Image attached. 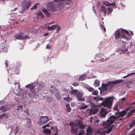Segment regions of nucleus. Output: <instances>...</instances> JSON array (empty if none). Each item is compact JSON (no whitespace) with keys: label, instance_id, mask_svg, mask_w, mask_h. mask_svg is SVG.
I'll list each match as a JSON object with an SVG mask.
<instances>
[{"label":"nucleus","instance_id":"4468645a","mask_svg":"<svg viewBox=\"0 0 135 135\" xmlns=\"http://www.w3.org/2000/svg\"><path fill=\"white\" fill-rule=\"evenodd\" d=\"M97 55L99 56L100 58V60L103 62H104L109 59V58L107 57L102 54H97Z\"/></svg>","mask_w":135,"mask_h":135},{"label":"nucleus","instance_id":"393cba45","mask_svg":"<svg viewBox=\"0 0 135 135\" xmlns=\"http://www.w3.org/2000/svg\"><path fill=\"white\" fill-rule=\"evenodd\" d=\"M66 111L67 112H69L71 110V108L69 104H67L66 105Z\"/></svg>","mask_w":135,"mask_h":135},{"label":"nucleus","instance_id":"ddd939ff","mask_svg":"<svg viewBox=\"0 0 135 135\" xmlns=\"http://www.w3.org/2000/svg\"><path fill=\"white\" fill-rule=\"evenodd\" d=\"M76 97L77 98L78 100L79 101H85V98L83 97V94L80 92L79 94H78V95H76Z\"/></svg>","mask_w":135,"mask_h":135},{"label":"nucleus","instance_id":"9d476101","mask_svg":"<svg viewBox=\"0 0 135 135\" xmlns=\"http://www.w3.org/2000/svg\"><path fill=\"white\" fill-rule=\"evenodd\" d=\"M49 120V119L47 116H42L39 119L38 124L40 125H43L46 124Z\"/></svg>","mask_w":135,"mask_h":135},{"label":"nucleus","instance_id":"2eb2a0df","mask_svg":"<svg viewBox=\"0 0 135 135\" xmlns=\"http://www.w3.org/2000/svg\"><path fill=\"white\" fill-rule=\"evenodd\" d=\"M99 110L98 109H93L90 110L89 113V115H91L92 114H94L97 113Z\"/></svg>","mask_w":135,"mask_h":135},{"label":"nucleus","instance_id":"aec40b11","mask_svg":"<svg viewBox=\"0 0 135 135\" xmlns=\"http://www.w3.org/2000/svg\"><path fill=\"white\" fill-rule=\"evenodd\" d=\"M58 26L57 25H52L51 26L47 27V28L49 30H53V29L56 28Z\"/></svg>","mask_w":135,"mask_h":135},{"label":"nucleus","instance_id":"79ce46f5","mask_svg":"<svg viewBox=\"0 0 135 135\" xmlns=\"http://www.w3.org/2000/svg\"><path fill=\"white\" fill-rule=\"evenodd\" d=\"M14 21L13 20L11 19L9 20L8 21L9 22L11 25L13 24L14 23Z\"/></svg>","mask_w":135,"mask_h":135},{"label":"nucleus","instance_id":"4d7b16f0","mask_svg":"<svg viewBox=\"0 0 135 135\" xmlns=\"http://www.w3.org/2000/svg\"><path fill=\"white\" fill-rule=\"evenodd\" d=\"M64 90L65 91L68 92L69 91V89L67 88H64Z\"/></svg>","mask_w":135,"mask_h":135},{"label":"nucleus","instance_id":"4c0bfd02","mask_svg":"<svg viewBox=\"0 0 135 135\" xmlns=\"http://www.w3.org/2000/svg\"><path fill=\"white\" fill-rule=\"evenodd\" d=\"M135 74V72H134V73H130L129 74L126 76H123V77L122 78H126L127 77H128V76H131V75H134V74Z\"/></svg>","mask_w":135,"mask_h":135},{"label":"nucleus","instance_id":"c03bdc74","mask_svg":"<svg viewBox=\"0 0 135 135\" xmlns=\"http://www.w3.org/2000/svg\"><path fill=\"white\" fill-rule=\"evenodd\" d=\"M2 51L4 52H6L7 51V48L4 47L2 49Z\"/></svg>","mask_w":135,"mask_h":135},{"label":"nucleus","instance_id":"49530a36","mask_svg":"<svg viewBox=\"0 0 135 135\" xmlns=\"http://www.w3.org/2000/svg\"><path fill=\"white\" fill-rule=\"evenodd\" d=\"M93 119V118L92 117H91L90 118L89 121L91 123H92V121Z\"/></svg>","mask_w":135,"mask_h":135},{"label":"nucleus","instance_id":"09e8293b","mask_svg":"<svg viewBox=\"0 0 135 135\" xmlns=\"http://www.w3.org/2000/svg\"><path fill=\"white\" fill-rule=\"evenodd\" d=\"M14 84L15 85L17 84V88H19L20 87V84L19 83H18L17 82L16 83H15Z\"/></svg>","mask_w":135,"mask_h":135},{"label":"nucleus","instance_id":"052dcab7","mask_svg":"<svg viewBox=\"0 0 135 135\" xmlns=\"http://www.w3.org/2000/svg\"><path fill=\"white\" fill-rule=\"evenodd\" d=\"M131 44L132 46H135V41L133 42V43L131 42Z\"/></svg>","mask_w":135,"mask_h":135},{"label":"nucleus","instance_id":"cd10ccee","mask_svg":"<svg viewBox=\"0 0 135 135\" xmlns=\"http://www.w3.org/2000/svg\"><path fill=\"white\" fill-rule=\"evenodd\" d=\"M87 75L86 74H84L83 75L81 76V77L79 78V79L80 80H83L85 79Z\"/></svg>","mask_w":135,"mask_h":135},{"label":"nucleus","instance_id":"864d4df0","mask_svg":"<svg viewBox=\"0 0 135 135\" xmlns=\"http://www.w3.org/2000/svg\"><path fill=\"white\" fill-rule=\"evenodd\" d=\"M74 86H76L78 85V84L77 83H74L72 84Z\"/></svg>","mask_w":135,"mask_h":135},{"label":"nucleus","instance_id":"7c9ffc66","mask_svg":"<svg viewBox=\"0 0 135 135\" xmlns=\"http://www.w3.org/2000/svg\"><path fill=\"white\" fill-rule=\"evenodd\" d=\"M112 8V7H109L108 8V14H111L113 11Z\"/></svg>","mask_w":135,"mask_h":135},{"label":"nucleus","instance_id":"6e6d98bb","mask_svg":"<svg viewBox=\"0 0 135 135\" xmlns=\"http://www.w3.org/2000/svg\"><path fill=\"white\" fill-rule=\"evenodd\" d=\"M132 134L133 135H135V129H134L132 131Z\"/></svg>","mask_w":135,"mask_h":135},{"label":"nucleus","instance_id":"39448f33","mask_svg":"<svg viewBox=\"0 0 135 135\" xmlns=\"http://www.w3.org/2000/svg\"><path fill=\"white\" fill-rule=\"evenodd\" d=\"M114 99V98L113 96L105 98V101L102 102L101 104L105 107L110 108L112 106V102Z\"/></svg>","mask_w":135,"mask_h":135},{"label":"nucleus","instance_id":"37998d69","mask_svg":"<svg viewBox=\"0 0 135 135\" xmlns=\"http://www.w3.org/2000/svg\"><path fill=\"white\" fill-rule=\"evenodd\" d=\"M37 15L42 16L43 15V14L42 13L41 11H40L37 13Z\"/></svg>","mask_w":135,"mask_h":135},{"label":"nucleus","instance_id":"72a5a7b5","mask_svg":"<svg viewBox=\"0 0 135 135\" xmlns=\"http://www.w3.org/2000/svg\"><path fill=\"white\" fill-rule=\"evenodd\" d=\"M94 84L96 86H99V82L98 80H95L94 81Z\"/></svg>","mask_w":135,"mask_h":135},{"label":"nucleus","instance_id":"f8f14e48","mask_svg":"<svg viewBox=\"0 0 135 135\" xmlns=\"http://www.w3.org/2000/svg\"><path fill=\"white\" fill-rule=\"evenodd\" d=\"M109 112L107 109H105L103 108H102L99 113V116L102 118H104L106 115Z\"/></svg>","mask_w":135,"mask_h":135},{"label":"nucleus","instance_id":"58836bf2","mask_svg":"<svg viewBox=\"0 0 135 135\" xmlns=\"http://www.w3.org/2000/svg\"><path fill=\"white\" fill-rule=\"evenodd\" d=\"M92 93L94 95H97L98 93V91L97 90H95L93 91Z\"/></svg>","mask_w":135,"mask_h":135},{"label":"nucleus","instance_id":"473e14b6","mask_svg":"<svg viewBox=\"0 0 135 135\" xmlns=\"http://www.w3.org/2000/svg\"><path fill=\"white\" fill-rule=\"evenodd\" d=\"M69 96V95H68V97L67 98H64V99L66 100L67 102H69L70 101H71L72 98H69L68 97Z\"/></svg>","mask_w":135,"mask_h":135},{"label":"nucleus","instance_id":"20e7f679","mask_svg":"<svg viewBox=\"0 0 135 135\" xmlns=\"http://www.w3.org/2000/svg\"><path fill=\"white\" fill-rule=\"evenodd\" d=\"M123 81L122 80H118L114 81H109L107 83L102 84V88L104 90L106 91L107 90V86H114L115 84L120 83Z\"/></svg>","mask_w":135,"mask_h":135},{"label":"nucleus","instance_id":"dca6fc26","mask_svg":"<svg viewBox=\"0 0 135 135\" xmlns=\"http://www.w3.org/2000/svg\"><path fill=\"white\" fill-rule=\"evenodd\" d=\"M100 11L104 13V16H105L107 14V10L105 7L103 6H101Z\"/></svg>","mask_w":135,"mask_h":135},{"label":"nucleus","instance_id":"1a4fd4ad","mask_svg":"<svg viewBox=\"0 0 135 135\" xmlns=\"http://www.w3.org/2000/svg\"><path fill=\"white\" fill-rule=\"evenodd\" d=\"M27 87L29 88L30 90L31 93L28 94L29 97H32L35 96V90L34 89V87L32 86V84H29L26 85L25 88Z\"/></svg>","mask_w":135,"mask_h":135},{"label":"nucleus","instance_id":"e2e57ef3","mask_svg":"<svg viewBox=\"0 0 135 135\" xmlns=\"http://www.w3.org/2000/svg\"><path fill=\"white\" fill-rule=\"evenodd\" d=\"M48 34H49L48 33H45V34H44V35L45 36H47V35H48Z\"/></svg>","mask_w":135,"mask_h":135},{"label":"nucleus","instance_id":"5701e85b","mask_svg":"<svg viewBox=\"0 0 135 135\" xmlns=\"http://www.w3.org/2000/svg\"><path fill=\"white\" fill-rule=\"evenodd\" d=\"M41 10L47 16H48L50 15L49 13L46 9L43 8Z\"/></svg>","mask_w":135,"mask_h":135},{"label":"nucleus","instance_id":"774afa93","mask_svg":"<svg viewBox=\"0 0 135 135\" xmlns=\"http://www.w3.org/2000/svg\"><path fill=\"white\" fill-rule=\"evenodd\" d=\"M46 127H49V126L48 124H47L46 125Z\"/></svg>","mask_w":135,"mask_h":135},{"label":"nucleus","instance_id":"8fccbe9b","mask_svg":"<svg viewBox=\"0 0 135 135\" xmlns=\"http://www.w3.org/2000/svg\"><path fill=\"white\" fill-rule=\"evenodd\" d=\"M135 112V109H132L130 111V114Z\"/></svg>","mask_w":135,"mask_h":135},{"label":"nucleus","instance_id":"338daca9","mask_svg":"<svg viewBox=\"0 0 135 135\" xmlns=\"http://www.w3.org/2000/svg\"><path fill=\"white\" fill-rule=\"evenodd\" d=\"M135 104V102H133L131 104V105H133V104Z\"/></svg>","mask_w":135,"mask_h":135},{"label":"nucleus","instance_id":"c756f323","mask_svg":"<svg viewBox=\"0 0 135 135\" xmlns=\"http://www.w3.org/2000/svg\"><path fill=\"white\" fill-rule=\"evenodd\" d=\"M7 108L6 106H2L0 108V109L2 112H4L7 110Z\"/></svg>","mask_w":135,"mask_h":135},{"label":"nucleus","instance_id":"7ed1b4c3","mask_svg":"<svg viewBox=\"0 0 135 135\" xmlns=\"http://www.w3.org/2000/svg\"><path fill=\"white\" fill-rule=\"evenodd\" d=\"M124 33L129 35V32L127 30L122 28L118 29L114 33L115 39L118 40L119 38H124L126 40H128V37Z\"/></svg>","mask_w":135,"mask_h":135},{"label":"nucleus","instance_id":"13d9d810","mask_svg":"<svg viewBox=\"0 0 135 135\" xmlns=\"http://www.w3.org/2000/svg\"><path fill=\"white\" fill-rule=\"evenodd\" d=\"M126 100V98H123L121 99V100L122 101H124Z\"/></svg>","mask_w":135,"mask_h":135},{"label":"nucleus","instance_id":"f3484780","mask_svg":"<svg viewBox=\"0 0 135 135\" xmlns=\"http://www.w3.org/2000/svg\"><path fill=\"white\" fill-rule=\"evenodd\" d=\"M87 131L86 135H91V134L94 132L93 129L91 128L90 127H89L86 130Z\"/></svg>","mask_w":135,"mask_h":135},{"label":"nucleus","instance_id":"c85d7f7f","mask_svg":"<svg viewBox=\"0 0 135 135\" xmlns=\"http://www.w3.org/2000/svg\"><path fill=\"white\" fill-rule=\"evenodd\" d=\"M88 107V106L87 105L84 104H82V106L80 107V109L81 110L87 108Z\"/></svg>","mask_w":135,"mask_h":135},{"label":"nucleus","instance_id":"a18cd8bd","mask_svg":"<svg viewBox=\"0 0 135 135\" xmlns=\"http://www.w3.org/2000/svg\"><path fill=\"white\" fill-rule=\"evenodd\" d=\"M19 129L17 127H16V131L15 132L14 134H16L17 132L19 131Z\"/></svg>","mask_w":135,"mask_h":135},{"label":"nucleus","instance_id":"0eeeda50","mask_svg":"<svg viewBox=\"0 0 135 135\" xmlns=\"http://www.w3.org/2000/svg\"><path fill=\"white\" fill-rule=\"evenodd\" d=\"M25 3L23 5L21 10L19 11L20 13H23L26 10L28 9L32 3L31 0H25Z\"/></svg>","mask_w":135,"mask_h":135},{"label":"nucleus","instance_id":"a211bd4d","mask_svg":"<svg viewBox=\"0 0 135 135\" xmlns=\"http://www.w3.org/2000/svg\"><path fill=\"white\" fill-rule=\"evenodd\" d=\"M80 93V92L79 91L76 89L71 90L70 91V93L74 95L76 97V95H78V94H79Z\"/></svg>","mask_w":135,"mask_h":135},{"label":"nucleus","instance_id":"5fc2aeb1","mask_svg":"<svg viewBox=\"0 0 135 135\" xmlns=\"http://www.w3.org/2000/svg\"><path fill=\"white\" fill-rule=\"evenodd\" d=\"M90 106H91L93 107H96L95 104L93 103H90Z\"/></svg>","mask_w":135,"mask_h":135},{"label":"nucleus","instance_id":"3c124183","mask_svg":"<svg viewBox=\"0 0 135 135\" xmlns=\"http://www.w3.org/2000/svg\"><path fill=\"white\" fill-rule=\"evenodd\" d=\"M101 26H102L101 28L102 29V28H103V30L105 32L106 31L105 28L104 27V25H101Z\"/></svg>","mask_w":135,"mask_h":135},{"label":"nucleus","instance_id":"423d86ee","mask_svg":"<svg viewBox=\"0 0 135 135\" xmlns=\"http://www.w3.org/2000/svg\"><path fill=\"white\" fill-rule=\"evenodd\" d=\"M57 3V8H61L64 7L65 5L64 1L66 4H68L70 3L71 0H53Z\"/></svg>","mask_w":135,"mask_h":135},{"label":"nucleus","instance_id":"4be33fe9","mask_svg":"<svg viewBox=\"0 0 135 135\" xmlns=\"http://www.w3.org/2000/svg\"><path fill=\"white\" fill-rule=\"evenodd\" d=\"M22 91H23V93L22 95V98H24L26 96L28 90L24 89Z\"/></svg>","mask_w":135,"mask_h":135},{"label":"nucleus","instance_id":"de8ad7c7","mask_svg":"<svg viewBox=\"0 0 135 135\" xmlns=\"http://www.w3.org/2000/svg\"><path fill=\"white\" fill-rule=\"evenodd\" d=\"M61 29L60 27V26H58L56 30V33H57Z\"/></svg>","mask_w":135,"mask_h":135},{"label":"nucleus","instance_id":"2f4dec72","mask_svg":"<svg viewBox=\"0 0 135 135\" xmlns=\"http://www.w3.org/2000/svg\"><path fill=\"white\" fill-rule=\"evenodd\" d=\"M18 90H19V91H18L17 93H16V95H17L18 97L21 96L22 97V95L21 93V91L22 92V91L21 90H19V89Z\"/></svg>","mask_w":135,"mask_h":135},{"label":"nucleus","instance_id":"ea45409f","mask_svg":"<svg viewBox=\"0 0 135 135\" xmlns=\"http://www.w3.org/2000/svg\"><path fill=\"white\" fill-rule=\"evenodd\" d=\"M23 108V107L21 105H19L17 107L16 110H18L21 109H22Z\"/></svg>","mask_w":135,"mask_h":135},{"label":"nucleus","instance_id":"f257e3e1","mask_svg":"<svg viewBox=\"0 0 135 135\" xmlns=\"http://www.w3.org/2000/svg\"><path fill=\"white\" fill-rule=\"evenodd\" d=\"M129 110V109L127 108L121 112H116L115 116L113 115L111 116L106 122H103V126L104 128L99 129L98 130L99 133L101 135H105L106 133H110L113 126L112 124L114 122V120L120 117H123Z\"/></svg>","mask_w":135,"mask_h":135},{"label":"nucleus","instance_id":"603ef678","mask_svg":"<svg viewBox=\"0 0 135 135\" xmlns=\"http://www.w3.org/2000/svg\"><path fill=\"white\" fill-rule=\"evenodd\" d=\"M55 133H54V135H57L58 134V131L56 129L55 131Z\"/></svg>","mask_w":135,"mask_h":135},{"label":"nucleus","instance_id":"a878e982","mask_svg":"<svg viewBox=\"0 0 135 135\" xmlns=\"http://www.w3.org/2000/svg\"><path fill=\"white\" fill-rule=\"evenodd\" d=\"M44 133L46 134H49L50 135V133L51 131L49 129L47 128L44 129L43 130Z\"/></svg>","mask_w":135,"mask_h":135},{"label":"nucleus","instance_id":"412c9836","mask_svg":"<svg viewBox=\"0 0 135 135\" xmlns=\"http://www.w3.org/2000/svg\"><path fill=\"white\" fill-rule=\"evenodd\" d=\"M93 99L94 100L98 102L99 101L102 100L103 98L102 97H100L99 96L94 97Z\"/></svg>","mask_w":135,"mask_h":135},{"label":"nucleus","instance_id":"bf43d9fd","mask_svg":"<svg viewBox=\"0 0 135 135\" xmlns=\"http://www.w3.org/2000/svg\"><path fill=\"white\" fill-rule=\"evenodd\" d=\"M5 65L6 67H7L8 65V64H7V61H6V60L5 61Z\"/></svg>","mask_w":135,"mask_h":135},{"label":"nucleus","instance_id":"6e6552de","mask_svg":"<svg viewBox=\"0 0 135 135\" xmlns=\"http://www.w3.org/2000/svg\"><path fill=\"white\" fill-rule=\"evenodd\" d=\"M57 4L54 1L53 2H49L47 5V9L50 11H55L57 9Z\"/></svg>","mask_w":135,"mask_h":135},{"label":"nucleus","instance_id":"c9c22d12","mask_svg":"<svg viewBox=\"0 0 135 135\" xmlns=\"http://www.w3.org/2000/svg\"><path fill=\"white\" fill-rule=\"evenodd\" d=\"M128 49L127 48H126L125 49V50H122L121 52L120 53V54H122L124 52H125V53H126L127 54H128L129 53V52H128Z\"/></svg>","mask_w":135,"mask_h":135},{"label":"nucleus","instance_id":"a19ab883","mask_svg":"<svg viewBox=\"0 0 135 135\" xmlns=\"http://www.w3.org/2000/svg\"><path fill=\"white\" fill-rule=\"evenodd\" d=\"M100 121V120L99 119L95 121L94 122V123L96 125H97L99 123V122Z\"/></svg>","mask_w":135,"mask_h":135},{"label":"nucleus","instance_id":"bb28decb","mask_svg":"<svg viewBox=\"0 0 135 135\" xmlns=\"http://www.w3.org/2000/svg\"><path fill=\"white\" fill-rule=\"evenodd\" d=\"M39 3L38 2L36 3H35L33 6V7L31 8V10H33V9H36L37 6L39 5Z\"/></svg>","mask_w":135,"mask_h":135},{"label":"nucleus","instance_id":"f704fd0d","mask_svg":"<svg viewBox=\"0 0 135 135\" xmlns=\"http://www.w3.org/2000/svg\"><path fill=\"white\" fill-rule=\"evenodd\" d=\"M135 124V120H133L131 123L129 125V126L130 127H131Z\"/></svg>","mask_w":135,"mask_h":135},{"label":"nucleus","instance_id":"69168bd1","mask_svg":"<svg viewBox=\"0 0 135 135\" xmlns=\"http://www.w3.org/2000/svg\"><path fill=\"white\" fill-rule=\"evenodd\" d=\"M131 33V36H132L133 35V33H132V31H130Z\"/></svg>","mask_w":135,"mask_h":135},{"label":"nucleus","instance_id":"9b49d317","mask_svg":"<svg viewBox=\"0 0 135 135\" xmlns=\"http://www.w3.org/2000/svg\"><path fill=\"white\" fill-rule=\"evenodd\" d=\"M14 37L18 39H25L29 38V37L24 33L17 34L14 36Z\"/></svg>","mask_w":135,"mask_h":135},{"label":"nucleus","instance_id":"e433bc0d","mask_svg":"<svg viewBox=\"0 0 135 135\" xmlns=\"http://www.w3.org/2000/svg\"><path fill=\"white\" fill-rule=\"evenodd\" d=\"M88 90L90 92L93 91L94 90V89L92 87H88L87 88Z\"/></svg>","mask_w":135,"mask_h":135},{"label":"nucleus","instance_id":"680f3d73","mask_svg":"<svg viewBox=\"0 0 135 135\" xmlns=\"http://www.w3.org/2000/svg\"><path fill=\"white\" fill-rule=\"evenodd\" d=\"M46 49L50 48L49 45H46Z\"/></svg>","mask_w":135,"mask_h":135},{"label":"nucleus","instance_id":"b1692460","mask_svg":"<svg viewBox=\"0 0 135 135\" xmlns=\"http://www.w3.org/2000/svg\"><path fill=\"white\" fill-rule=\"evenodd\" d=\"M119 106L118 105V103H116L113 108V110H116L118 111L119 110V108L118 107Z\"/></svg>","mask_w":135,"mask_h":135},{"label":"nucleus","instance_id":"6ab92c4d","mask_svg":"<svg viewBox=\"0 0 135 135\" xmlns=\"http://www.w3.org/2000/svg\"><path fill=\"white\" fill-rule=\"evenodd\" d=\"M103 4L107 6H112L113 8H116V5L113 3H110L108 2H104Z\"/></svg>","mask_w":135,"mask_h":135},{"label":"nucleus","instance_id":"0e129e2a","mask_svg":"<svg viewBox=\"0 0 135 135\" xmlns=\"http://www.w3.org/2000/svg\"><path fill=\"white\" fill-rule=\"evenodd\" d=\"M46 127V125H45V126H43L42 127V128H45Z\"/></svg>","mask_w":135,"mask_h":135},{"label":"nucleus","instance_id":"f03ea898","mask_svg":"<svg viewBox=\"0 0 135 135\" xmlns=\"http://www.w3.org/2000/svg\"><path fill=\"white\" fill-rule=\"evenodd\" d=\"M69 125L71 126V132L72 133H75L76 135H77L78 129H81V131H79L78 135H84L85 131L83 129L85 128V126L83 124L81 120H76L74 123L71 122L69 124Z\"/></svg>","mask_w":135,"mask_h":135}]
</instances>
